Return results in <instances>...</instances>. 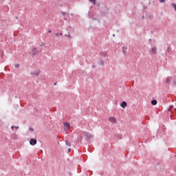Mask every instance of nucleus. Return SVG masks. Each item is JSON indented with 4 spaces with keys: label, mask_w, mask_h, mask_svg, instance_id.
Segmentation results:
<instances>
[{
    "label": "nucleus",
    "mask_w": 176,
    "mask_h": 176,
    "mask_svg": "<svg viewBox=\"0 0 176 176\" xmlns=\"http://www.w3.org/2000/svg\"><path fill=\"white\" fill-rule=\"evenodd\" d=\"M118 138H119V140H121V138H122V135H118Z\"/></svg>",
    "instance_id": "obj_24"
},
{
    "label": "nucleus",
    "mask_w": 176,
    "mask_h": 176,
    "mask_svg": "<svg viewBox=\"0 0 176 176\" xmlns=\"http://www.w3.org/2000/svg\"><path fill=\"white\" fill-rule=\"evenodd\" d=\"M39 74H41L39 72H31L30 75H35L36 76H39Z\"/></svg>",
    "instance_id": "obj_10"
},
{
    "label": "nucleus",
    "mask_w": 176,
    "mask_h": 176,
    "mask_svg": "<svg viewBox=\"0 0 176 176\" xmlns=\"http://www.w3.org/2000/svg\"><path fill=\"white\" fill-rule=\"evenodd\" d=\"M100 65H104V60L101 59L100 60Z\"/></svg>",
    "instance_id": "obj_16"
},
{
    "label": "nucleus",
    "mask_w": 176,
    "mask_h": 176,
    "mask_svg": "<svg viewBox=\"0 0 176 176\" xmlns=\"http://www.w3.org/2000/svg\"><path fill=\"white\" fill-rule=\"evenodd\" d=\"M36 53H38V50H36V47H33L32 52H30V54H32V56H36Z\"/></svg>",
    "instance_id": "obj_2"
},
{
    "label": "nucleus",
    "mask_w": 176,
    "mask_h": 176,
    "mask_svg": "<svg viewBox=\"0 0 176 176\" xmlns=\"http://www.w3.org/2000/svg\"><path fill=\"white\" fill-rule=\"evenodd\" d=\"M84 135L85 137L87 138V140H90L91 135H90L89 133L87 132H84Z\"/></svg>",
    "instance_id": "obj_3"
},
{
    "label": "nucleus",
    "mask_w": 176,
    "mask_h": 176,
    "mask_svg": "<svg viewBox=\"0 0 176 176\" xmlns=\"http://www.w3.org/2000/svg\"><path fill=\"white\" fill-rule=\"evenodd\" d=\"M150 41H152V39H150Z\"/></svg>",
    "instance_id": "obj_39"
},
{
    "label": "nucleus",
    "mask_w": 176,
    "mask_h": 176,
    "mask_svg": "<svg viewBox=\"0 0 176 176\" xmlns=\"http://www.w3.org/2000/svg\"><path fill=\"white\" fill-rule=\"evenodd\" d=\"M36 143H37L36 139H30V144L32 145V146L36 145Z\"/></svg>",
    "instance_id": "obj_1"
},
{
    "label": "nucleus",
    "mask_w": 176,
    "mask_h": 176,
    "mask_svg": "<svg viewBox=\"0 0 176 176\" xmlns=\"http://www.w3.org/2000/svg\"><path fill=\"white\" fill-rule=\"evenodd\" d=\"M157 50V48L156 47H153L151 48V53L152 54H156V51Z\"/></svg>",
    "instance_id": "obj_7"
},
{
    "label": "nucleus",
    "mask_w": 176,
    "mask_h": 176,
    "mask_svg": "<svg viewBox=\"0 0 176 176\" xmlns=\"http://www.w3.org/2000/svg\"><path fill=\"white\" fill-rule=\"evenodd\" d=\"M64 20H67V18H66V17H64Z\"/></svg>",
    "instance_id": "obj_35"
},
{
    "label": "nucleus",
    "mask_w": 176,
    "mask_h": 176,
    "mask_svg": "<svg viewBox=\"0 0 176 176\" xmlns=\"http://www.w3.org/2000/svg\"><path fill=\"white\" fill-rule=\"evenodd\" d=\"M59 35H60V36H62L63 33L60 32V33L59 34Z\"/></svg>",
    "instance_id": "obj_30"
},
{
    "label": "nucleus",
    "mask_w": 176,
    "mask_h": 176,
    "mask_svg": "<svg viewBox=\"0 0 176 176\" xmlns=\"http://www.w3.org/2000/svg\"><path fill=\"white\" fill-rule=\"evenodd\" d=\"M170 47H168L167 50H166V53H170Z\"/></svg>",
    "instance_id": "obj_19"
},
{
    "label": "nucleus",
    "mask_w": 176,
    "mask_h": 176,
    "mask_svg": "<svg viewBox=\"0 0 176 176\" xmlns=\"http://www.w3.org/2000/svg\"><path fill=\"white\" fill-rule=\"evenodd\" d=\"M109 122H111V123H116V119H115V118L113 117H110L109 118Z\"/></svg>",
    "instance_id": "obj_6"
},
{
    "label": "nucleus",
    "mask_w": 176,
    "mask_h": 176,
    "mask_svg": "<svg viewBox=\"0 0 176 176\" xmlns=\"http://www.w3.org/2000/svg\"><path fill=\"white\" fill-rule=\"evenodd\" d=\"M122 54H124V56H126V54H127V47H122Z\"/></svg>",
    "instance_id": "obj_4"
},
{
    "label": "nucleus",
    "mask_w": 176,
    "mask_h": 176,
    "mask_svg": "<svg viewBox=\"0 0 176 176\" xmlns=\"http://www.w3.org/2000/svg\"><path fill=\"white\" fill-rule=\"evenodd\" d=\"M54 86L57 85V82L54 83Z\"/></svg>",
    "instance_id": "obj_31"
},
{
    "label": "nucleus",
    "mask_w": 176,
    "mask_h": 176,
    "mask_svg": "<svg viewBox=\"0 0 176 176\" xmlns=\"http://www.w3.org/2000/svg\"><path fill=\"white\" fill-rule=\"evenodd\" d=\"M120 107H121V108H126V107H127V102H126V101H123L120 104Z\"/></svg>",
    "instance_id": "obj_5"
},
{
    "label": "nucleus",
    "mask_w": 176,
    "mask_h": 176,
    "mask_svg": "<svg viewBox=\"0 0 176 176\" xmlns=\"http://www.w3.org/2000/svg\"><path fill=\"white\" fill-rule=\"evenodd\" d=\"M16 19H19V16H16Z\"/></svg>",
    "instance_id": "obj_36"
},
{
    "label": "nucleus",
    "mask_w": 176,
    "mask_h": 176,
    "mask_svg": "<svg viewBox=\"0 0 176 176\" xmlns=\"http://www.w3.org/2000/svg\"><path fill=\"white\" fill-rule=\"evenodd\" d=\"M15 129H19V126H15Z\"/></svg>",
    "instance_id": "obj_34"
},
{
    "label": "nucleus",
    "mask_w": 176,
    "mask_h": 176,
    "mask_svg": "<svg viewBox=\"0 0 176 176\" xmlns=\"http://www.w3.org/2000/svg\"><path fill=\"white\" fill-rule=\"evenodd\" d=\"M160 2L161 3H164L166 2V0H160Z\"/></svg>",
    "instance_id": "obj_22"
},
{
    "label": "nucleus",
    "mask_w": 176,
    "mask_h": 176,
    "mask_svg": "<svg viewBox=\"0 0 176 176\" xmlns=\"http://www.w3.org/2000/svg\"><path fill=\"white\" fill-rule=\"evenodd\" d=\"M64 126H65L67 129H69V127H71V124H69V122H65V123H64Z\"/></svg>",
    "instance_id": "obj_8"
},
{
    "label": "nucleus",
    "mask_w": 176,
    "mask_h": 176,
    "mask_svg": "<svg viewBox=\"0 0 176 176\" xmlns=\"http://www.w3.org/2000/svg\"><path fill=\"white\" fill-rule=\"evenodd\" d=\"M102 56H103V57H107V52H102Z\"/></svg>",
    "instance_id": "obj_15"
},
{
    "label": "nucleus",
    "mask_w": 176,
    "mask_h": 176,
    "mask_svg": "<svg viewBox=\"0 0 176 176\" xmlns=\"http://www.w3.org/2000/svg\"><path fill=\"white\" fill-rule=\"evenodd\" d=\"M19 67H20V65L17 63L14 65V68H19Z\"/></svg>",
    "instance_id": "obj_21"
},
{
    "label": "nucleus",
    "mask_w": 176,
    "mask_h": 176,
    "mask_svg": "<svg viewBox=\"0 0 176 176\" xmlns=\"http://www.w3.org/2000/svg\"><path fill=\"white\" fill-rule=\"evenodd\" d=\"M30 131H34V129L32 128H29Z\"/></svg>",
    "instance_id": "obj_23"
},
{
    "label": "nucleus",
    "mask_w": 176,
    "mask_h": 176,
    "mask_svg": "<svg viewBox=\"0 0 176 176\" xmlns=\"http://www.w3.org/2000/svg\"><path fill=\"white\" fill-rule=\"evenodd\" d=\"M82 138L81 135L78 136V138H77V142H78V144H79V142H82Z\"/></svg>",
    "instance_id": "obj_9"
},
{
    "label": "nucleus",
    "mask_w": 176,
    "mask_h": 176,
    "mask_svg": "<svg viewBox=\"0 0 176 176\" xmlns=\"http://www.w3.org/2000/svg\"><path fill=\"white\" fill-rule=\"evenodd\" d=\"M170 82H171V80H170L169 78H167L166 80V83H170Z\"/></svg>",
    "instance_id": "obj_12"
},
{
    "label": "nucleus",
    "mask_w": 176,
    "mask_h": 176,
    "mask_svg": "<svg viewBox=\"0 0 176 176\" xmlns=\"http://www.w3.org/2000/svg\"><path fill=\"white\" fill-rule=\"evenodd\" d=\"M58 35H60L58 33H56V34H55V36H58Z\"/></svg>",
    "instance_id": "obj_26"
},
{
    "label": "nucleus",
    "mask_w": 176,
    "mask_h": 176,
    "mask_svg": "<svg viewBox=\"0 0 176 176\" xmlns=\"http://www.w3.org/2000/svg\"><path fill=\"white\" fill-rule=\"evenodd\" d=\"M173 85H174V86H176V82L175 81L173 82Z\"/></svg>",
    "instance_id": "obj_28"
},
{
    "label": "nucleus",
    "mask_w": 176,
    "mask_h": 176,
    "mask_svg": "<svg viewBox=\"0 0 176 176\" xmlns=\"http://www.w3.org/2000/svg\"><path fill=\"white\" fill-rule=\"evenodd\" d=\"M65 36H67L68 38H70V39H72L71 34H65Z\"/></svg>",
    "instance_id": "obj_18"
},
{
    "label": "nucleus",
    "mask_w": 176,
    "mask_h": 176,
    "mask_svg": "<svg viewBox=\"0 0 176 176\" xmlns=\"http://www.w3.org/2000/svg\"><path fill=\"white\" fill-rule=\"evenodd\" d=\"M71 16H74V14H71Z\"/></svg>",
    "instance_id": "obj_37"
},
{
    "label": "nucleus",
    "mask_w": 176,
    "mask_h": 176,
    "mask_svg": "<svg viewBox=\"0 0 176 176\" xmlns=\"http://www.w3.org/2000/svg\"><path fill=\"white\" fill-rule=\"evenodd\" d=\"M89 2H93L94 5H96V0H89Z\"/></svg>",
    "instance_id": "obj_20"
},
{
    "label": "nucleus",
    "mask_w": 176,
    "mask_h": 176,
    "mask_svg": "<svg viewBox=\"0 0 176 176\" xmlns=\"http://www.w3.org/2000/svg\"><path fill=\"white\" fill-rule=\"evenodd\" d=\"M65 144L67 146H71V144L68 141H65Z\"/></svg>",
    "instance_id": "obj_17"
},
{
    "label": "nucleus",
    "mask_w": 176,
    "mask_h": 176,
    "mask_svg": "<svg viewBox=\"0 0 176 176\" xmlns=\"http://www.w3.org/2000/svg\"><path fill=\"white\" fill-rule=\"evenodd\" d=\"M15 127H16V126H11L12 130H13V129H15Z\"/></svg>",
    "instance_id": "obj_25"
},
{
    "label": "nucleus",
    "mask_w": 176,
    "mask_h": 176,
    "mask_svg": "<svg viewBox=\"0 0 176 176\" xmlns=\"http://www.w3.org/2000/svg\"><path fill=\"white\" fill-rule=\"evenodd\" d=\"M49 34H52V31L50 30H48Z\"/></svg>",
    "instance_id": "obj_27"
},
{
    "label": "nucleus",
    "mask_w": 176,
    "mask_h": 176,
    "mask_svg": "<svg viewBox=\"0 0 176 176\" xmlns=\"http://www.w3.org/2000/svg\"><path fill=\"white\" fill-rule=\"evenodd\" d=\"M144 15L142 16V20H144Z\"/></svg>",
    "instance_id": "obj_33"
},
{
    "label": "nucleus",
    "mask_w": 176,
    "mask_h": 176,
    "mask_svg": "<svg viewBox=\"0 0 176 176\" xmlns=\"http://www.w3.org/2000/svg\"><path fill=\"white\" fill-rule=\"evenodd\" d=\"M173 8H174V10L176 12V4L175 3H172Z\"/></svg>",
    "instance_id": "obj_13"
},
{
    "label": "nucleus",
    "mask_w": 176,
    "mask_h": 176,
    "mask_svg": "<svg viewBox=\"0 0 176 176\" xmlns=\"http://www.w3.org/2000/svg\"><path fill=\"white\" fill-rule=\"evenodd\" d=\"M60 13L63 14V16H67V12H65L60 11Z\"/></svg>",
    "instance_id": "obj_14"
},
{
    "label": "nucleus",
    "mask_w": 176,
    "mask_h": 176,
    "mask_svg": "<svg viewBox=\"0 0 176 176\" xmlns=\"http://www.w3.org/2000/svg\"><path fill=\"white\" fill-rule=\"evenodd\" d=\"M157 100H151V105H157Z\"/></svg>",
    "instance_id": "obj_11"
},
{
    "label": "nucleus",
    "mask_w": 176,
    "mask_h": 176,
    "mask_svg": "<svg viewBox=\"0 0 176 176\" xmlns=\"http://www.w3.org/2000/svg\"><path fill=\"white\" fill-rule=\"evenodd\" d=\"M113 36H115V34H113Z\"/></svg>",
    "instance_id": "obj_38"
},
{
    "label": "nucleus",
    "mask_w": 176,
    "mask_h": 176,
    "mask_svg": "<svg viewBox=\"0 0 176 176\" xmlns=\"http://www.w3.org/2000/svg\"><path fill=\"white\" fill-rule=\"evenodd\" d=\"M92 68H96V66L95 65H92Z\"/></svg>",
    "instance_id": "obj_32"
},
{
    "label": "nucleus",
    "mask_w": 176,
    "mask_h": 176,
    "mask_svg": "<svg viewBox=\"0 0 176 176\" xmlns=\"http://www.w3.org/2000/svg\"><path fill=\"white\" fill-rule=\"evenodd\" d=\"M68 152H71V148H68Z\"/></svg>",
    "instance_id": "obj_29"
}]
</instances>
